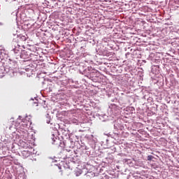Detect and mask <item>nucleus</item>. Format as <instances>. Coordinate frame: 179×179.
Masks as SVG:
<instances>
[{
    "label": "nucleus",
    "instance_id": "f257e3e1",
    "mask_svg": "<svg viewBox=\"0 0 179 179\" xmlns=\"http://www.w3.org/2000/svg\"><path fill=\"white\" fill-rule=\"evenodd\" d=\"M31 155V152H29V150H23L22 152V156L23 157L24 159H27Z\"/></svg>",
    "mask_w": 179,
    "mask_h": 179
},
{
    "label": "nucleus",
    "instance_id": "f03ea898",
    "mask_svg": "<svg viewBox=\"0 0 179 179\" xmlns=\"http://www.w3.org/2000/svg\"><path fill=\"white\" fill-rule=\"evenodd\" d=\"M21 58L22 59H27L29 58V54H27V52L25 50H23L20 55Z\"/></svg>",
    "mask_w": 179,
    "mask_h": 179
},
{
    "label": "nucleus",
    "instance_id": "7ed1b4c3",
    "mask_svg": "<svg viewBox=\"0 0 179 179\" xmlns=\"http://www.w3.org/2000/svg\"><path fill=\"white\" fill-rule=\"evenodd\" d=\"M20 38L22 41H26V40H27V38L26 37V36H21Z\"/></svg>",
    "mask_w": 179,
    "mask_h": 179
},
{
    "label": "nucleus",
    "instance_id": "20e7f679",
    "mask_svg": "<svg viewBox=\"0 0 179 179\" xmlns=\"http://www.w3.org/2000/svg\"><path fill=\"white\" fill-rule=\"evenodd\" d=\"M33 106L34 107H38V102H34L33 103Z\"/></svg>",
    "mask_w": 179,
    "mask_h": 179
},
{
    "label": "nucleus",
    "instance_id": "39448f33",
    "mask_svg": "<svg viewBox=\"0 0 179 179\" xmlns=\"http://www.w3.org/2000/svg\"><path fill=\"white\" fill-rule=\"evenodd\" d=\"M23 127V128H27V124H21L20 127Z\"/></svg>",
    "mask_w": 179,
    "mask_h": 179
},
{
    "label": "nucleus",
    "instance_id": "423d86ee",
    "mask_svg": "<svg viewBox=\"0 0 179 179\" xmlns=\"http://www.w3.org/2000/svg\"><path fill=\"white\" fill-rule=\"evenodd\" d=\"M55 141H57V138H52V143H53V145H55Z\"/></svg>",
    "mask_w": 179,
    "mask_h": 179
},
{
    "label": "nucleus",
    "instance_id": "0eeeda50",
    "mask_svg": "<svg viewBox=\"0 0 179 179\" xmlns=\"http://www.w3.org/2000/svg\"><path fill=\"white\" fill-rule=\"evenodd\" d=\"M105 178L113 179V178H110V177H108V176H105Z\"/></svg>",
    "mask_w": 179,
    "mask_h": 179
},
{
    "label": "nucleus",
    "instance_id": "6e6552de",
    "mask_svg": "<svg viewBox=\"0 0 179 179\" xmlns=\"http://www.w3.org/2000/svg\"><path fill=\"white\" fill-rule=\"evenodd\" d=\"M148 160H151L150 156H148Z\"/></svg>",
    "mask_w": 179,
    "mask_h": 179
}]
</instances>
